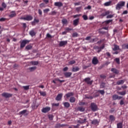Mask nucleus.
<instances>
[{
	"mask_svg": "<svg viewBox=\"0 0 128 128\" xmlns=\"http://www.w3.org/2000/svg\"><path fill=\"white\" fill-rule=\"evenodd\" d=\"M96 38H93L92 40H90L89 42H96Z\"/></svg>",
	"mask_w": 128,
	"mask_h": 128,
	"instance_id": "obj_58",
	"label": "nucleus"
},
{
	"mask_svg": "<svg viewBox=\"0 0 128 128\" xmlns=\"http://www.w3.org/2000/svg\"><path fill=\"white\" fill-rule=\"evenodd\" d=\"M62 24H68V20L66 18H64L62 20Z\"/></svg>",
	"mask_w": 128,
	"mask_h": 128,
	"instance_id": "obj_34",
	"label": "nucleus"
},
{
	"mask_svg": "<svg viewBox=\"0 0 128 128\" xmlns=\"http://www.w3.org/2000/svg\"><path fill=\"white\" fill-rule=\"evenodd\" d=\"M98 92H100L102 96H104V90H98Z\"/></svg>",
	"mask_w": 128,
	"mask_h": 128,
	"instance_id": "obj_47",
	"label": "nucleus"
},
{
	"mask_svg": "<svg viewBox=\"0 0 128 128\" xmlns=\"http://www.w3.org/2000/svg\"><path fill=\"white\" fill-rule=\"evenodd\" d=\"M50 110V107L47 106L42 108V112H44V114H46V112H48Z\"/></svg>",
	"mask_w": 128,
	"mask_h": 128,
	"instance_id": "obj_6",
	"label": "nucleus"
},
{
	"mask_svg": "<svg viewBox=\"0 0 128 128\" xmlns=\"http://www.w3.org/2000/svg\"><path fill=\"white\" fill-rule=\"evenodd\" d=\"M90 106L91 110H92V112H96V110H98V106L94 103H92Z\"/></svg>",
	"mask_w": 128,
	"mask_h": 128,
	"instance_id": "obj_5",
	"label": "nucleus"
},
{
	"mask_svg": "<svg viewBox=\"0 0 128 128\" xmlns=\"http://www.w3.org/2000/svg\"><path fill=\"white\" fill-rule=\"evenodd\" d=\"M128 10H126L123 12L122 13V14H128Z\"/></svg>",
	"mask_w": 128,
	"mask_h": 128,
	"instance_id": "obj_64",
	"label": "nucleus"
},
{
	"mask_svg": "<svg viewBox=\"0 0 128 128\" xmlns=\"http://www.w3.org/2000/svg\"><path fill=\"white\" fill-rule=\"evenodd\" d=\"M117 128H122V122H118L117 124Z\"/></svg>",
	"mask_w": 128,
	"mask_h": 128,
	"instance_id": "obj_31",
	"label": "nucleus"
},
{
	"mask_svg": "<svg viewBox=\"0 0 128 128\" xmlns=\"http://www.w3.org/2000/svg\"><path fill=\"white\" fill-rule=\"evenodd\" d=\"M48 117L50 120H54V116L52 114L48 115Z\"/></svg>",
	"mask_w": 128,
	"mask_h": 128,
	"instance_id": "obj_39",
	"label": "nucleus"
},
{
	"mask_svg": "<svg viewBox=\"0 0 128 128\" xmlns=\"http://www.w3.org/2000/svg\"><path fill=\"white\" fill-rule=\"evenodd\" d=\"M98 32L100 34H106L104 31H102V28L99 29Z\"/></svg>",
	"mask_w": 128,
	"mask_h": 128,
	"instance_id": "obj_42",
	"label": "nucleus"
},
{
	"mask_svg": "<svg viewBox=\"0 0 128 128\" xmlns=\"http://www.w3.org/2000/svg\"><path fill=\"white\" fill-rule=\"evenodd\" d=\"M122 88V90H126V88H128V86H126V84H124L123 86H121Z\"/></svg>",
	"mask_w": 128,
	"mask_h": 128,
	"instance_id": "obj_51",
	"label": "nucleus"
},
{
	"mask_svg": "<svg viewBox=\"0 0 128 128\" xmlns=\"http://www.w3.org/2000/svg\"><path fill=\"white\" fill-rule=\"evenodd\" d=\"M50 12V9L49 8H46L44 10V14L46 13V12Z\"/></svg>",
	"mask_w": 128,
	"mask_h": 128,
	"instance_id": "obj_61",
	"label": "nucleus"
},
{
	"mask_svg": "<svg viewBox=\"0 0 128 128\" xmlns=\"http://www.w3.org/2000/svg\"><path fill=\"white\" fill-rule=\"evenodd\" d=\"M80 120H78L77 121V122L78 124H84V122H86V118L84 120L80 118Z\"/></svg>",
	"mask_w": 128,
	"mask_h": 128,
	"instance_id": "obj_18",
	"label": "nucleus"
},
{
	"mask_svg": "<svg viewBox=\"0 0 128 128\" xmlns=\"http://www.w3.org/2000/svg\"><path fill=\"white\" fill-rule=\"evenodd\" d=\"M69 100L70 102H72V103L76 102V98L74 97H71L70 98Z\"/></svg>",
	"mask_w": 128,
	"mask_h": 128,
	"instance_id": "obj_24",
	"label": "nucleus"
},
{
	"mask_svg": "<svg viewBox=\"0 0 128 128\" xmlns=\"http://www.w3.org/2000/svg\"><path fill=\"white\" fill-rule=\"evenodd\" d=\"M22 88L25 90H30V86H23Z\"/></svg>",
	"mask_w": 128,
	"mask_h": 128,
	"instance_id": "obj_41",
	"label": "nucleus"
},
{
	"mask_svg": "<svg viewBox=\"0 0 128 128\" xmlns=\"http://www.w3.org/2000/svg\"><path fill=\"white\" fill-rule=\"evenodd\" d=\"M30 64H32V66H38V61H32L30 62Z\"/></svg>",
	"mask_w": 128,
	"mask_h": 128,
	"instance_id": "obj_25",
	"label": "nucleus"
},
{
	"mask_svg": "<svg viewBox=\"0 0 128 128\" xmlns=\"http://www.w3.org/2000/svg\"><path fill=\"white\" fill-rule=\"evenodd\" d=\"M111 72H112L115 74H118L120 73V71L116 68H112L111 69Z\"/></svg>",
	"mask_w": 128,
	"mask_h": 128,
	"instance_id": "obj_14",
	"label": "nucleus"
},
{
	"mask_svg": "<svg viewBox=\"0 0 128 128\" xmlns=\"http://www.w3.org/2000/svg\"><path fill=\"white\" fill-rule=\"evenodd\" d=\"M32 18H34L30 15H27L25 17H23L21 18V20H28L29 22L30 20H32Z\"/></svg>",
	"mask_w": 128,
	"mask_h": 128,
	"instance_id": "obj_2",
	"label": "nucleus"
},
{
	"mask_svg": "<svg viewBox=\"0 0 128 128\" xmlns=\"http://www.w3.org/2000/svg\"><path fill=\"white\" fill-rule=\"evenodd\" d=\"M30 72H34V70H36V66L30 67L28 68Z\"/></svg>",
	"mask_w": 128,
	"mask_h": 128,
	"instance_id": "obj_29",
	"label": "nucleus"
},
{
	"mask_svg": "<svg viewBox=\"0 0 128 128\" xmlns=\"http://www.w3.org/2000/svg\"><path fill=\"white\" fill-rule=\"evenodd\" d=\"M109 118L111 122H114L116 120V117L114 115H110Z\"/></svg>",
	"mask_w": 128,
	"mask_h": 128,
	"instance_id": "obj_21",
	"label": "nucleus"
},
{
	"mask_svg": "<svg viewBox=\"0 0 128 128\" xmlns=\"http://www.w3.org/2000/svg\"><path fill=\"white\" fill-rule=\"evenodd\" d=\"M126 91L118 92V94H120V96H126Z\"/></svg>",
	"mask_w": 128,
	"mask_h": 128,
	"instance_id": "obj_23",
	"label": "nucleus"
},
{
	"mask_svg": "<svg viewBox=\"0 0 128 128\" xmlns=\"http://www.w3.org/2000/svg\"><path fill=\"white\" fill-rule=\"evenodd\" d=\"M42 2H44L46 4H48L50 2V0H42Z\"/></svg>",
	"mask_w": 128,
	"mask_h": 128,
	"instance_id": "obj_59",
	"label": "nucleus"
},
{
	"mask_svg": "<svg viewBox=\"0 0 128 128\" xmlns=\"http://www.w3.org/2000/svg\"><path fill=\"white\" fill-rule=\"evenodd\" d=\"M112 4V1H109L108 2H106L104 4V6H109L110 4Z\"/></svg>",
	"mask_w": 128,
	"mask_h": 128,
	"instance_id": "obj_28",
	"label": "nucleus"
},
{
	"mask_svg": "<svg viewBox=\"0 0 128 128\" xmlns=\"http://www.w3.org/2000/svg\"><path fill=\"white\" fill-rule=\"evenodd\" d=\"M124 84V80H118L116 82V84L118 86H120V84Z\"/></svg>",
	"mask_w": 128,
	"mask_h": 128,
	"instance_id": "obj_22",
	"label": "nucleus"
},
{
	"mask_svg": "<svg viewBox=\"0 0 128 128\" xmlns=\"http://www.w3.org/2000/svg\"><path fill=\"white\" fill-rule=\"evenodd\" d=\"M16 16V11H12L10 12L9 14V18H14V16Z\"/></svg>",
	"mask_w": 128,
	"mask_h": 128,
	"instance_id": "obj_13",
	"label": "nucleus"
},
{
	"mask_svg": "<svg viewBox=\"0 0 128 128\" xmlns=\"http://www.w3.org/2000/svg\"><path fill=\"white\" fill-rule=\"evenodd\" d=\"M46 36L48 38H52V36L51 35H50V34H46Z\"/></svg>",
	"mask_w": 128,
	"mask_h": 128,
	"instance_id": "obj_56",
	"label": "nucleus"
},
{
	"mask_svg": "<svg viewBox=\"0 0 128 128\" xmlns=\"http://www.w3.org/2000/svg\"><path fill=\"white\" fill-rule=\"evenodd\" d=\"M84 82H86L88 84H92V80H90V78H87L84 80Z\"/></svg>",
	"mask_w": 128,
	"mask_h": 128,
	"instance_id": "obj_7",
	"label": "nucleus"
},
{
	"mask_svg": "<svg viewBox=\"0 0 128 128\" xmlns=\"http://www.w3.org/2000/svg\"><path fill=\"white\" fill-rule=\"evenodd\" d=\"M106 86V83L102 82L100 86V88H104Z\"/></svg>",
	"mask_w": 128,
	"mask_h": 128,
	"instance_id": "obj_45",
	"label": "nucleus"
},
{
	"mask_svg": "<svg viewBox=\"0 0 128 128\" xmlns=\"http://www.w3.org/2000/svg\"><path fill=\"white\" fill-rule=\"evenodd\" d=\"M78 110H80V112H84V108L80 106L78 108Z\"/></svg>",
	"mask_w": 128,
	"mask_h": 128,
	"instance_id": "obj_46",
	"label": "nucleus"
},
{
	"mask_svg": "<svg viewBox=\"0 0 128 128\" xmlns=\"http://www.w3.org/2000/svg\"><path fill=\"white\" fill-rule=\"evenodd\" d=\"M60 106V103H57V104L53 103L52 104V106Z\"/></svg>",
	"mask_w": 128,
	"mask_h": 128,
	"instance_id": "obj_52",
	"label": "nucleus"
},
{
	"mask_svg": "<svg viewBox=\"0 0 128 128\" xmlns=\"http://www.w3.org/2000/svg\"><path fill=\"white\" fill-rule=\"evenodd\" d=\"M92 64L94 65L98 64V58L96 57L93 58L92 60Z\"/></svg>",
	"mask_w": 128,
	"mask_h": 128,
	"instance_id": "obj_11",
	"label": "nucleus"
},
{
	"mask_svg": "<svg viewBox=\"0 0 128 128\" xmlns=\"http://www.w3.org/2000/svg\"><path fill=\"white\" fill-rule=\"evenodd\" d=\"M68 44V40L60 41L59 43V46H64Z\"/></svg>",
	"mask_w": 128,
	"mask_h": 128,
	"instance_id": "obj_9",
	"label": "nucleus"
},
{
	"mask_svg": "<svg viewBox=\"0 0 128 128\" xmlns=\"http://www.w3.org/2000/svg\"><path fill=\"white\" fill-rule=\"evenodd\" d=\"M124 100H120V106H124Z\"/></svg>",
	"mask_w": 128,
	"mask_h": 128,
	"instance_id": "obj_48",
	"label": "nucleus"
},
{
	"mask_svg": "<svg viewBox=\"0 0 128 128\" xmlns=\"http://www.w3.org/2000/svg\"><path fill=\"white\" fill-rule=\"evenodd\" d=\"M112 22V20H107L105 22L106 24H110V22Z\"/></svg>",
	"mask_w": 128,
	"mask_h": 128,
	"instance_id": "obj_53",
	"label": "nucleus"
},
{
	"mask_svg": "<svg viewBox=\"0 0 128 128\" xmlns=\"http://www.w3.org/2000/svg\"><path fill=\"white\" fill-rule=\"evenodd\" d=\"M108 14H110V12L108 11H106L105 12H104L102 14V16H108Z\"/></svg>",
	"mask_w": 128,
	"mask_h": 128,
	"instance_id": "obj_35",
	"label": "nucleus"
},
{
	"mask_svg": "<svg viewBox=\"0 0 128 128\" xmlns=\"http://www.w3.org/2000/svg\"><path fill=\"white\" fill-rule=\"evenodd\" d=\"M40 94L42 96H46V94L44 92H40Z\"/></svg>",
	"mask_w": 128,
	"mask_h": 128,
	"instance_id": "obj_44",
	"label": "nucleus"
},
{
	"mask_svg": "<svg viewBox=\"0 0 128 128\" xmlns=\"http://www.w3.org/2000/svg\"><path fill=\"white\" fill-rule=\"evenodd\" d=\"M78 70H80V68L78 66L73 67L72 70V72H78Z\"/></svg>",
	"mask_w": 128,
	"mask_h": 128,
	"instance_id": "obj_19",
	"label": "nucleus"
},
{
	"mask_svg": "<svg viewBox=\"0 0 128 128\" xmlns=\"http://www.w3.org/2000/svg\"><path fill=\"white\" fill-rule=\"evenodd\" d=\"M65 30L68 32H70V30H72V28H66Z\"/></svg>",
	"mask_w": 128,
	"mask_h": 128,
	"instance_id": "obj_60",
	"label": "nucleus"
},
{
	"mask_svg": "<svg viewBox=\"0 0 128 128\" xmlns=\"http://www.w3.org/2000/svg\"><path fill=\"white\" fill-rule=\"evenodd\" d=\"M2 96L5 98H12V94H10L8 92H3L2 94Z\"/></svg>",
	"mask_w": 128,
	"mask_h": 128,
	"instance_id": "obj_4",
	"label": "nucleus"
},
{
	"mask_svg": "<svg viewBox=\"0 0 128 128\" xmlns=\"http://www.w3.org/2000/svg\"><path fill=\"white\" fill-rule=\"evenodd\" d=\"M54 80H57L58 82H60V84H62V82H65L64 80H60L58 78H56Z\"/></svg>",
	"mask_w": 128,
	"mask_h": 128,
	"instance_id": "obj_37",
	"label": "nucleus"
},
{
	"mask_svg": "<svg viewBox=\"0 0 128 128\" xmlns=\"http://www.w3.org/2000/svg\"><path fill=\"white\" fill-rule=\"evenodd\" d=\"M82 18L84 20H88V16L84 14L82 16Z\"/></svg>",
	"mask_w": 128,
	"mask_h": 128,
	"instance_id": "obj_40",
	"label": "nucleus"
},
{
	"mask_svg": "<svg viewBox=\"0 0 128 128\" xmlns=\"http://www.w3.org/2000/svg\"><path fill=\"white\" fill-rule=\"evenodd\" d=\"M100 78H106V76L105 75H104V74H101V75H100Z\"/></svg>",
	"mask_w": 128,
	"mask_h": 128,
	"instance_id": "obj_62",
	"label": "nucleus"
},
{
	"mask_svg": "<svg viewBox=\"0 0 128 128\" xmlns=\"http://www.w3.org/2000/svg\"><path fill=\"white\" fill-rule=\"evenodd\" d=\"M32 46L30 45H28L26 47V49L27 50H32Z\"/></svg>",
	"mask_w": 128,
	"mask_h": 128,
	"instance_id": "obj_36",
	"label": "nucleus"
},
{
	"mask_svg": "<svg viewBox=\"0 0 128 128\" xmlns=\"http://www.w3.org/2000/svg\"><path fill=\"white\" fill-rule=\"evenodd\" d=\"M54 6H58V8H62L64 4H62V2H55L54 3Z\"/></svg>",
	"mask_w": 128,
	"mask_h": 128,
	"instance_id": "obj_10",
	"label": "nucleus"
},
{
	"mask_svg": "<svg viewBox=\"0 0 128 128\" xmlns=\"http://www.w3.org/2000/svg\"><path fill=\"white\" fill-rule=\"evenodd\" d=\"M122 48L126 50V48L128 50V44H123L122 45Z\"/></svg>",
	"mask_w": 128,
	"mask_h": 128,
	"instance_id": "obj_32",
	"label": "nucleus"
},
{
	"mask_svg": "<svg viewBox=\"0 0 128 128\" xmlns=\"http://www.w3.org/2000/svg\"><path fill=\"white\" fill-rule=\"evenodd\" d=\"M74 96V93L72 92H69L66 94V98H70V96Z\"/></svg>",
	"mask_w": 128,
	"mask_h": 128,
	"instance_id": "obj_33",
	"label": "nucleus"
},
{
	"mask_svg": "<svg viewBox=\"0 0 128 128\" xmlns=\"http://www.w3.org/2000/svg\"><path fill=\"white\" fill-rule=\"evenodd\" d=\"M114 18L113 14H109V15L107 16H106L107 18Z\"/></svg>",
	"mask_w": 128,
	"mask_h": 128,
	"instance_id": "obj_50",
	"label": "nucleus"
},
{
	"mask_svg": "<svg viewBox=\"0 0 128 128\" xmlns=\"http://www.w3.org/2000/svg\"><path fill=\"white\" fill-rule=\"evenodd\" d=\"M96 50H104V44H102L100 47L96 46Z\"/></svg>",
	"mask_w": 128,
	"mask_h": 128,
	"instance_id": "obj_26",
	"label": "nucleus"
},
{
	"mask_svg": "<svg viewBox=\"0 0 128 128\" xmlns=\"http://www.w3.org/2000/svg\"><path fill=\"white\" fill-rule=\"evenodd\" d=\"M120 50V46L118 45H114V48H113V50Z\"/></svg>",
	"mask_w": 128,
	"mask_h": 128,
	"instance_id": "obj_30",
	"label": "nucleus"
},
{
	"mask_svg": "<svg viewBox=\"0 0 128 128\" xmlns=\"http://www.w3.org/2000/svg\"><path fill=\"white\" fill-rule=\"evenodd\" d=\"M78 22H80V18H78L73 21V24L74 26H76L78 24Z\"/></svg>",
	"mask_w": 128,
	"mask_h": 128,
	"instance_id": "obj_15",
	"label": "nucleus"
},
{
	"mask_svg": "<svg viewBox=\"0 0 128 128\" xmlns=\"http://www.w3.org/2000/svg\"><path fill=\"white\" fill-rule=\"evenodd\" d=\"M100 96L98 93H95L94 94V98H97V96Z\"/></svg>",
	"mask_w": 128,
	"mask_h": 128,
	"instance_id": "obj_63",
	"label": "nucleus"
},
{
	"mask_svg": "<svg viewBox=\"0 0 128 128\" xmlns=\"http://www.w3.org/2000/svg\"><path fill=\"white\" fill-rule=\"evenodd\" d=\"M63 104L64 106V108H68L70 106V104L68 102H65L63 103Z\"/></svg>",
	"mask_w": 128,
	"mask_h": 128,
	"instance_id": "obj_20",
	"label": "nucleus"
},
{
	"mask_svg": "<svg viewBox=\"0 0 128 128\" xmlns=\"http://www.w3.org/2000/svg\"><path fill=\"white\" fill-rule=\"evenodd\" d=\"M70 64H76V61L74 60H72L70 62Z\"/></svg>",
	"mask_w": 128,
	"mask_h": 128,
	"instance_id": "obj_54",
	"label": "nucleus"
},
{
	"mask_svg": "<svg viewBox=\"0 0 128 128\" xmlns=\"http://www.w3.org/2000/svg\"><path fill=\"white\" fill-rule=\"evenodd\" d=\"M29 34L32 36H32H36V32H34V30H31L29 32Z\"/></svg>",
	"mask_w": 128,
	"mask_h": 128,
	"instance_id": "obj_17",
	"label": "nucleus"
},
{
	"mask_svg": "<svg viewBox=\"0 0 128 128\" xmlns=\"http://www.w3.org/2000/svg\"><path fill=\"white\" fill-rule=\"evenodd\" d=\"M115 61L116 62V64H120V58H116L115 59Z\"/></svg>",
	"mask_w": 128,
	"mask_h": 128,
	"instance_id": "obj_55",
	"label": "nucleus"
},
{
	"mask_svg": "<svg viewBox=\"0 0 128 128\" xmlns=\"http://www.w3.org/2000/svg\"><path fill=\"white\" fill-rule=\"evenodd\" d=\"M78 33L76 32H74L72 34V38H76L78 36Z\"/></svg>",
	"mask_w": 128,
	"mask_h": 128,
	"instance_id": "obj_49",
	"label": "nucleus"
},
{
	"mask_svg": "<svg viewBox=\"0 0 128 128\" xmlns=\"http://www.w3.org/2000/svg\"><path fill=\"white\" fill-rule=\"evenodd\" d=\"M27 110H24L19 112V114H24L26 112Z\"/></svg>",
	"mask_w": 128,
	"mask_h": 128,
	"instance_id": "obj_38",
	"label": "nucleus"
},
{
	"mask_svg": "<svg viewBox=\"0 0 128 128\" xmlns=\"http://www.w3.org/2000/svg\"><path fill=\"white\" fill-rule=\"evenodd\" d=\"M62 93L59 94L57 95L56 97V100L60 101L62 100Z\"/></svg>",
	"mask_w": 128,
	"mask_h": 128,
	"instance_id": "obj_8",
	"label": "nucleus"
},
{
	"mask_svg": "<svg viewBox=\"0 0 128 128\" xmlns=\"http://www.w3.org/2000/svg\"><path fill=\"white\" fill-rule=\"evenodd\" d=\"M38 14H40V16H42V10H40V9H39L38 10Z\"/></svg>",
	"mask_w": 128,
	"mask_h": 128,
	"instance_id": "obj_57",
	"label": "nucleus"
},
{
	"mask_svg": "<svg viewBox=\"0 0 128 128\" xmlns=\"http://www.w3.org/2000/svg\"><path fill=\"white\" fill-rule=\"evenodd\" d=\"M92 124L96 125L98 126V124H100V122H98V120L94 119L91 122Z\"/></svg>",
	"mask_w": 128,
	"mask_h": 128,
	"instance_id": "obj_16",
	"label": "nucleus"
},
{
	"mask_svg": "<svg viewBox=\"0 0 128 128\" xmlns=\"http://www.w3.org/2000/svg\"><path fill=\"white\" fill-rule=\"evenodd\" d=\"M126 6V2L124 1H120L116 4V8L118 10H120L121 8H124Z\"/></svg>",
	"mask_w": 128,
	"mask_h": 128,
	"instance_id": "obj_1",
	"label": "nucleus"
},
{
	"mask_svg": "<svg viewBox=\"0 0 128 128\" xmlns=\"http://www.w3.org/2000/svg\"><path fill=\"white\" fill-rule=\"evenodd\" d=\"M46 4L44 2L42 3H41L40 4V7L41 8H46Z\"/></svg>",
	"mask_w": 128,
	"mask_h": 128,
	"instance_id": "obj_43",
	"label": "nucleus"
},
{
	"mask_svg": "<svg viewBox=\"0 0 128 128\" xmlns=\"http://www.w3.org/2000/svg\"><path fill=\"white\" fill-rule=\"evenodd\" d=\"M72 72H64V76L66 78H70V76H72Z\"/></svg>",
	"mask_w": 128,
	"mask_h": 128,
	"instance_id": "obj_12",
	"label": "nucleus"
},
{
	"mask_svg": "<svg viewBox=\"0 0 128 128\" xmlns=\"http://www.w3.org/2000/svg\"><path fill=\"white\" fill-rule=\"evenodd\" d=\"M118 94H114L112 96V98L113 100H118Z\"/></svg>",
	"mask_w": 128,
	"mask_h": 128,
	"instance_id": "obj_27",
	"label": "nucleus"
},
{
	"mask_svg": "<svg viewBox=\"0 0 128 128\" xmlns=\"http://www.w3.org/2000/svg\"><path fill=\"white\" fill-rule=\"evenodd\" d=\"M28 42H30V40H22L20 44V48H24V46H26V44H28Z\"/></svg>",
	"mask_w": 128,
	"mask_h": 128,
	"instance_id": "obj_3",
	"label": "nucleus"
}]
</instances>
